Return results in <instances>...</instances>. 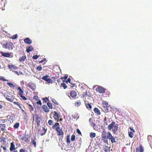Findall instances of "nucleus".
I'll list each match as a JSON object with an SVG mask.
<instances>
[{"label":"nucleus","mask_w":152,"mask_h":152,"mask_svg":"<svg viewBox=\"0 0 152 152\" xmlns=\"http://www.w3.org/2000/svg\"><path fill=\"white\" fill-rule=\"evenodd\" d=\"M107 127L108 129L110 130L112 129L113 133L115 134L118 130V125L116 124L115 122L113 121L111 124L108 125Z\"/></svg>","instance_id":"f257e3e1"},{"label":"nucleus","mask_w":152,"mask_h":152,"mask_svg":"<svg viewBox=\"0 0 152 152\" xmlns=\"http://www.w3.org/2000/svg\"><path fill=\"white\" fill-rule=\"evenodd\" d=\"M110 134H111L110 132H107L105 131V129H104L103 130L102 132V139L104 140V142L107 143L108 141L107 140L109 137V135Z\"/></svg>","instance_id":"f03ea898"},{"label":"nucleus","mask_w":152,"mask_h":152,"mask_svg":"<svg viewBox=\"0 0 152 152\" xmlns=\"http://www.w3.org/2000/svg\"><path fill=\"white\" fill-rule=\"evenodd\" d=\"M4 96L8 101L11 102H13L14 98L12 94L9 93H5Z\"/></svg>","instance_id":"7ed1b4c3"},{"label":"nucleus","mask_w":152,"mask_h":152,"mask_svg":"<svg viewBox=\"0 0 152 152\" xmlns=\"http://www.w3.org/2000/svg\"><path fill=\"white\" fill-rule=\"evenodd\" d=\"M13 43L11 42H6L2 45L3 48L8 50H12V49Z\"/></svg>","instance_id":"20e7f679"},{"label":"nucleus","mask_w":152,"mask_h":152,"mask_svg":"<svg viewBox=\"0 0 152 152\" xmlns=\"http://www.w3.org/2000/svg\"><path fill=\"white\" fill-rule=\"evenodd\" d=\"M17 90L18 92V94L23 100H26L27 99V98L25 96H23V94H24V91L20 87H18Z\"/></svg>","instance_id":"39448f33"},{"label":"nucleus","mask_w":152,"mask_h":152,"mask_svg":"<svg viewBox=\"0 0 152 152\" xmlns=\"http://www.w3.org/2000/svg\"><path fill=\"white\" fill-rule=\"evenodd\" d=\"M102 105L105 112L107 113L109 112V105L106 101L103 102L102 103Z\"/></svg>","instance_id":"423d86ee"},{"label":"nucleus","mask_w":152,"mask_h":152,"mask_svg":"<svg viewBox=\"0 0 152 152\" xmlns=\"http://www.w3.org/2000/svg\"><path fill=\"white\" fill-rule=\"evenodd\" d=\"M28 85L29 88H30V89L33 91L35 90L36 88V85L35 84L32 82H29L28 83Z\"/></svg>","instance_id":"0eeeda50"},{"label":"nucleus","mask_w":152,"mask_h":152,"mask_svg":"<svg viewBox=\"0 0 152 152\" xmlns=\"http://www.w3.org/2000/svg\"><path fill=\"white\" fill-rule=\"evenodd\" d=\"M49 76L46 75L42 77V79L46 81L48 83H52L53 82V80L50 78H48Z\"/></svg>","instance_id":"6e6552de"},{"label":"nucleus","mask_w":152,"mask_h":152,"mask_svg":"<svg viewBox=\"0 0 152 152\" xmlns=\"http://www.w3.org/2000/svg\"><path fill=\"white\" fill-rule=\"evenodd\" d=\"M70 96L69 97L72 99L75 98L77 96V92L75 90L71 91L70 93Z\"/></svg>","instance_id":"1a4fd4ad"},{"label":"nucleus","mask_w":152,"mask_h":152,"mask_svg":"<svg viewBox=\"0 0 152 152\" xmlns=\"http://www.w3.org/2000/svg\"><path fill=\"white\" fill-rule=\"evenodd\" d=\"M105 89L101 86H99L96 89V91L99 93H104L105 92Z\"/></svg>","instance_id":"9d476101"},{"label":"nucleus","mask_w":152,"mask_h":152,"mask_svg":"<svg viewBox=\"0 0 152 152\" xmlns=\"http://www.w3.org/2000/svg\"><path fill=\"white\" fill-rule=\"evenodd\" d=\"M53 117L54 119L56 121H57V122H58V121L59 118V115L58 113L56 111H54L53 112Z\"/></svg>","instance_id":"9b49d317"},{"label":"nucleus","mask_w":152,"mask_h":152,"mask_svg":"<svg viewBox=\"0 0 152 152\" xmlns=\"http://www.w3.org/2000/svg\"><path fill=\"white\" fill-rule=\"evenodd\" d=\"M116 137H114L111 134H110L109 135V137L108 139L110 140L112 143L114 142H116V141H115V138Z\"/></svg>","instance_id":"f8f14e48"},{"label":"nucleus","mask_w":152,"mask_h":152,"mask_svg":"<svg viewBox=\"0 0 152 152\" xmlns=\"http://www.w3.org/2000/svg\"><path fill=\"white\" fill-rule=\"evenodd\" d=\"M57 134L58 136H63L64 134V132L60 128L56 130Z\"/></svg>","instance_id":"ddd939ff"},{"label":"nucleus","mask_w":152,"mask_h":152,"mask_svg":"<svg viewBox=\"0 0 152 152\" xmlns=\"http://www.w3.org/2000/svg\"><path fill=\"white\" fill-rule=\"evenodd\" d=\"M52 128L56 130V131L58 129L60 128V125L59 123H56L55 124L53 125Z\"/></svg>","instance_id":"4468645a"},{"label":"nucleus","mask_w":152,"mask_h":152,"mask_svg":"<svg viewBox=\"0 0 152 152\" xmlns=\"http://www.w3.org/2000/svg\"><path fill=\"white\" fill-rule=\"evenodd\" d=\"M1 53L2 56L4 57H10L11 56V54L9 53L1 52Z\"/></svg>","instance_id":"2eb2a0df"},{"label":"nucleus","mask_w":152,"mask_h":152,"mask_svg":"<svg viewBox=\"0 0 152 152\" xmlns=\"http://www.w3.org/2000/svg\"><path fill=\"white\" fill-rule=\"evenodd\" d=\"M24 41L25 43L28 44H31L32 42V40L28 37L24 39Z\"/></svg>","instance_id":"dca6fc26"},{"label":"nucleus","mask_w":152,"mask_h":152,"mask_svg":"<svg viewBox=\"0 0 152 152\" xmlns=\"http://www.w3.org/2000/svg\"><path fill=\"white\" fill-rule=\"evenodd\" d=\"M37 117L36 119L37 124V126H39L40 124L41 120L37 114Z\"/></svg>","instance_id":"f3484780"},{"label":"nucleus","mask_w":152,"mask_h":152,"mask_svg":"<svg viewBox=\"0 0 152 152\" xmlns=\"http://www.w3.org/2000/svg\"><path fill=\"white\" fill-rule=\"evenodd\" d=\"M16 148H15L14 142H12L10 143V151H12L13 150H15Z\"/></svg>","instance_id":"a211bd4d"},{"label":"nucleus","mask_w":152,"mask_h":152,"mask_svg":"<svg viewBox=\"0 0 152 152\" xmlns=\"http://www.w3.org/2000/svg\"><path fill=\"white\" fill-rule=\"evenodd\" d=\"M39 133L41 136L44 135L46 133L47 130L44 127H42V129L41 131H39Z\"/></svg>","instance_id":"6ab92c4d"},{"label":"nucleus","mask_w":152,"mask_h":152,"mask_svg":"<svg viewBox=\"0 0 152 152\" xmlns=\"http://www.w3.org/2000/svg\"><path fill=\"white\" fill-rule=\"evenodd\" d=\"M34 49L33 47L32 46H28L26 47V50L27 53L32 51Z\"/></svg>","instance_id":"aec40b11"},{"label":"nucleus","mask_w":152,"mask_h":152,"mask_svg":"<svg viewBox=\"0 0 152 152\" xmlns=\"http://www.w3.org/2000/svg\"><path fill=\"white\" fill-rule=\"evenodd\" d=\"M42 109H43L44 111L45 112L47 113L49 111V109L47 106L46 105H43Z\"/></svg>","instance_id":"412c9836"},{"label":"nucleus","mask_w":152,"mask_h":152,"mask_svg":"<svg viewBox=\"0 0 152 152\" xmlns=\"http://www.w3.org/2000/svg\"><path fill=\"white\" fill-rule=\"evenodd\" d=\"M94 113L97 115H100L101 114V112L100 110L96 107L94 108Z\"/></svg>","instance_id":"4be33fe9"},{"label":"nucleus","mask_w":152,"mask_h":152,"mask_svg":"<svg viewBox=\"0 0 152 152\" xmlns=\"http://www.w3.org/2000/svg\"><path fill=\"white\" fill-rule=\"evenodd\" d=\"M81 101L80 100H77L75 103V107H78L80 106L81 104Z\"/></svg>","instance_id":"5701e85b"},{"label":"nucleus","mask_w":152,"mask_h":152,"mask_svg":"<svg viewBox=\"0 0 152 152\" xmlns=\"http://www.w3.org/2000/svg\"><path fill=\"white\" fill-rule=\"evenodd\" d=\"M8 67L10 69H16L18 68V67L15 66L14 65H9L8 66Z\"/></svg>","instance_id":"b1692460"},{"label":"nucleus","mask_w":152,"mask_h":152,"mask_svg":"<svg viewBox=\"0 0 152 152\" xmlns=\"http://www.w3.org/2000/svg\"><path fill=\"white\" fill-rule=\"evenodd\" d=\"M89 122H90V125L92 127H94L96 125L94 123L93 121V119L92 118H90L89 120Z\"/></svg>","instance_id":"393cba45"},{"label":"nucleus","mask_w":152,"mask_h":152,"mask_svg":"<svg viewBox=\"0 0 152 152\" xmlns=\"http://www.w3.org/2000/svg\"><path fill=\"white\" fill-rule=\"evenodd\" d=\"M6 126V125L5 124H3L0 123V128H1V130L3 132L5 131V128Z\"/></svg>","instance_id":"a878e982"},{"label":"nucleus","mask_w":152,"mask_h":152,"mask_svg":"<svg viewBox=\"0 0 152 152\" xmlns=\"http://www.w3.org/2000/svg\"><path fill=\"white\" fill-rule=\"evenodd\" d=\"M1 142H3V143L2 144V145H4L6 144V138L2 136L1 137Z\"/></svg>","instance_id":"bb28decb"},{"label":"nucleus","mask_w":152,"mask_h":152,"mask_svg":"<svg viewBox=\"0 0 152 152\" xmlns=\"http://www.w3.org/2000/svg\"><path fill=\"white\" fill-rule=\"evenodd\" d=\"M26 55H25L24 56H23L20 58L19 59V61L20 62L24 61L26 59Z\"/></svg>","instance_id":"cd10ccee"},{"label":"nucleus","mask_w":152,"mask_h":152,"mask_svg":"<svg viewBox=\"0 0 152 152\" xmlns=\"http://www.w3.org/2000/svg\"><path fill=\"white\" fill-rule=\"evenodd\" d=\"M72 116L73 118L75 119H76V120H77L79 118V116L78 115V114L77 113H75Z\"/></svg>","instance_id":"c85d7f7f"},{"label":"nucleus","mask_w":152,"mask_h":152,"mask_svg":"<svg viewBox=\"0 0 152 152\" xmlns=\"http://www.w3.org/2000/svg\"><path fill=\"white\" fill-rule=\"evenodd\" d=\"M28 107L30 110V112L33 111L34 110V108L33 107L32 105L31 104H29L28 103Z\"/></svg>","instance_id":"c756f323"},{"label":"nucleus","mask_w":152,"mask_h":152,"mask_svg":"<svg viewBox=\"0 0 152 152\" xmlns=\"http://www.w3.org/2000/svg\"><path fill=\"white\" fill-rule=\"evenodd\" d=\"M31 144L33 145L34 147H35L36 145V142L34 140L31 139Z\"/></svg>","instance_id":"7c9ffc66"},{"label":"nucleus","mask_w":152,"mask_h":152,"mask_svg":"<svg viewBox=\"0 0 152 152\" xmlns=\"http://www.w3.org/2000/svg\"><path fill=\"white\" fill-rule=\"evenodd\" d=\"M13 103L15 104L18 105L21 109H22V104H20L19 102H13Z\"/></svg>","instance_id":"2f4dec72"},{"label":"nucleus","mask_w":152,"mask_h":152,"mask_svg":"<svg viewBox=\"0 0 152 152\" xmlns=\"http://www.w3.org/2000/svg\"><path fill=\"white\" fill-rule=\"evenodd\" d=\"M71 80L70 78H68L67 79V80H66V83H67L68 82H69V83H70L72 84V87H74L75 86V84L74 83H71Z\"/></svg>","instance_id":"473e14b6"},{"label":"nucleus","mask_w":152,"mask_h":152,"mask_svg":"<svg viewBox=\"0 0 152 152\" xmlns=\"http://www.w3.org/2000/svg\"><path fill=\"white\" fill-rule=\"evenodd\" d=\"M20 124L18 122H17L13 126V127L15 129H17L19 127Z\"/></svg>","instance_id":"72a5a7b5"},{"label":"nucleus","mask_w":152,"mask_h":152,"mask_svg":"<svg viewBox=\"0 0 152 152\" xmlns=\"http://www.w3.org/2000/svg\"><path fill=\"white\" fill-rule=\"evenodd\" d=\"M7 84L9 85V86L11 88H14L15 87V85H14L13 84L9 83L7 82Z\"/></svg>","instance_id":"f704fd0d"},{"label":"nucleus","mask_w":152,"mask_h":152,"mask_svg":"<svg viewBox=\"0 0 152 152\" xmlns=\"http://www.w3.org/2000/svg\"><path fill=\"white\" fill-rule=\"evenodd\" d=\"M86 107L88 109L90 110L92 108L91 105L89 103L86 104Z\"/></svg>","instance_id":"c9c22d12"},{"label":"nucleus","mask_w":152,"mask_h":152,"mask_svg":"<svg viewBox=\"0 0 152 152\" xmlns=\"http://www.w3.org/2000/svg\"><path fill=\"white\" fill-rule=\"evenodd\" d=\"M96 134L95 133L91 132L90 135V136L91 138H94L96 137Z\"/></svg>","instance_id":"e433bc0d"},{"label":"nucleus","mask_w":152,"mask_h":152,"mask_svg":"<svg viewBox=\"0 0 152 152\" xmlns=\"http://www.w3.org/2000/svg\"><path fill=\"white\" fill-rule=\"evenodd\" d=\"M89 92L87 91H86L85 93H84L83 94V97H86L87 96H89V95H88V94L89 93Z\"/></svg>","instance_id":"4c0bfd02"},{"label":"nucleus","mask_w":152,"mask_h":152,"mask_svg":"<svg viewBox=\"0 0 152 152\" xmlns=\"http://www.w3.org/2000/svg\"><path fill=\"white\" fill-rule=\"evenodd\" d=\"M42 99L43 101V103H46L47 101H49V99L47 97L43 98Z\"/></svg>","instance_id":"58836bf2"},{"label":"nucleus","mask_w":152,"mask_h":152,"mask_svg":"<svg viewBox=\"0 0 152 152\" xmlns=\"http://www.w3.org/2000/svg\"><path fill=\"white\" fill-rule=\"evenodd\" d=\"M51 100L56 105H58V102L54 98H51Z\"/></svg>","instance_id":"ea45409f"},{"label":"nucleus","mask_w":152,"mask_h":152,"mask_svg":"<svg viewBox=\"0 0 152 152\" xmlns=\"http://www.w3.org/2000/svg\"><path fill=\"white\" fill-rule=\"evenodd\" d=\"M47 104L50 109H52L53 108V105L50 103L48 102L47 103Z\"/></svg>","instance_id":"a19ab883"},{"label":"nucleus","mask_w":152,"mask_h":152,"mask_svg":"<svg viewBox=\"0 0 152 152\" xmlns=\"http://www.w3.org/2000/svg\"><path fill=\"white\" fill-rule=\"evenodd\" d=\"M61 86L63 87L64 89H65L67 88L66 85L64 83H62L61 84Z\"/></svg>","instance_id":"79ce46f5"},{"label":"nucleus","mask_w":152,"mask_h":152,"mask_svg":"<svg viewBox=\"0 0 152 152\" xmlns=\"http://www.w3.org/2000/svg\"><path fill=\"white\" fill-rule=\"evenodd\" d=\"M129 136L131 138H132L134 136V134L132 132H128Z\"/></svg>","instance_id":"37998d69"},{"label":"nucleus","mask_w":152,"mask_h":152,"mask_svg":"<svg viewBox=\"0 0 152 152\" xmlns=\"http://www.w3.org/2000/svg\"><path fill=\"white\" fill-rule=\"evenodd\" d=\"M148 141L150 142L151 143V142L152 140V136L151 135H148Z\"/></svg>","instance_id":"c03bdc74"},{"label":"nucleus","mask_w":152,"mask_h":152,"mask_svg":"<svg viewBox=\"0 0 152 152\" xmlns=\"http://www.w3.org/2000/svg\"><path fill=\"white\" fill-rule=\"evenodd\" d=\"M66 140L67 142L68 143H70V142L71 141L70 140V136L69 135L67 136Z\"/></svg>","instance_id":"a18cd8bd"},{"label":"nucleus","mask_w":152,"mask_h":152,"mask_svg":"<svg viewBox=\"0 0 152 152\" xmlns=\"http://www.w3.org/2000/svg\"><path fill=\"white\" fill-rule=\"evenodd\" d=\"M42 69V67L41 66H38L36 68V69L38 71H40Z\"/></svg>","instance_id":"49530a36"},{"label":"nucleus","mask_w":152,"mask_h":152,"mask_svg":"<svg viewBox=\"0 0 152 152\" xmlns=\"http://www.w3.org/2000/svg\"><path fill=\"white\" fill-rule=\"evenodd\" d=\"M0 80L3 81H8L4 77L0 76Z\"/></svg>","instance_id":"de8ad7c7"},{"label":"nucleus","mask_w":152,"mask_h":152,"mask_svg":"<svg viewBox=\"0 0 152 152\" xmlns=\"http://www.w3.org/2000/svg\"><path fill=\"white\" fill-rule=\"evenodd\" d=\"M48 124L49 125H52L53 124V121L52 120H49L48 121Z\"/></svg>","instance_id":"09e8293b"},{"label":"nucleus","mask_w":152,"mask_h":152,"mask_svg":"<svg viewBox=\"0 0 152 152\" xmlns=\"http://www.w3.org/2000/svg\"><path fill=\"white\" fill-rule=\"evenodd\" d=\"M75 136L73 134L71 136V140L72 141H74L75 140Z\"/></svg>","instance_id":"8fccbe9b"},{"label":"nucleus","mask_w":152,"mask_h":152,"mask_svg":"<svg viewBox=\"0 0 152 152\" xmlns=\"http://www.w3.org/2000/svg\"><path fill=\"white\" fill-rule=\"evenodd\" d=\"M18 37V36L17 34H15L14 35H13L12 37V39H15L17 38Z\"/></svg>","instance_id":"3c124183"},{"label":"nucleus","mask_w":152,"mask_h":152,"mask_svg":"<svg viewBox=\"0 0 152 152\" xmlns=\"http://www.w3.org/2000/svg\"><path fill=\"white\" fill-rule=\"evenodd\" d=\"M38 98V96H34L33 97V99L37 101H38L39 100Z\"/></svg>","instance_id":"603ef678"},{"label":"nucleus","mask_w":152,"mask_h":152,"mask_svg":"<svg viewBox=\"0 0 152 152\" xmlns=\"http://www.w3.org/2000/svg\"><path fill=\"white\" fill-rule=\"evenodd\" d=\"M39 57V56L37 55H35L32 58L34 59H37Z\"/></svg>","instance_id":"864d4df0"},{"label":"nucleus","mask_w":152,"mask_h":152,"mask_svg":"<svg viewBox=\"0 0 152 152\" xmlns=\"http://www.w3.org/2000/svg\"><path fill=\"white\" fill-rule=\"evenodd\" d=\"M140 152H144V149L141 146L140 147Z\"/></svg>","instance_id":"5fc2aeb1"},{"label":"nucleus","mask_w":152,"mask_h":152,"mask_svg":"<svg viewBox=\"0 0 152 152\" xmlns=\"http://www.w3.org/2000/svg\"><path fill=\"white\" fill-rule=\"evenodd\" d=\"M6 122L5 120L4 119H0V123H4Z\"/></svg>","instance_id":"6e6d98bb"},{"label":"nucleus","mask_w":152,"mask_h":152,"mask_svg":"<svg viewBox=\"0 0 152 152\" xmlns=\"http://www.w3.org/2000/svg\"><path fill=\"white\" fill-rule=\"evenodd\" d=\"M24 141L26 142H29V138H26L25 140H24Z\"/></svg>","instance_id":"4d7b16f0"},{"label":"nucleus","mask_w":152,"mask_h":152,"mask_svg":"<svg viewBox=\"0 0 152 152\" xmlns=\"http://www.w3.org/2000/svg\"><path fill=\"white\" fill-rule=\"evenodd\" d=\"M36 103L37 104H39L40 105H41L42 104V103L40 100H39L38 101L36 102Z\"/></svg>","instance_id":"13d9d810"},{"label":"nucleus","mask_w":152,"mask_h":152,"mask_svg":"<svg viewBox=\"0 0 152 152\" xmlns=\"http://www.w3.org/2000/svg\"><path fill=\"white\" fill-rule=\"evenodd\" d=\"M26 150L25 149L21 148L20 150V152H25Z\"/></svg>","instance_id":"bf43d9fd"},{"label":"nucleus","mask_w":152,"mask_h":152,"mask_svg":"<svg viewBox=\"0 0 152 152\" xmlns=\"http://www.w3.org/2000/svg\"><path fill=\"white\" fill-rule=\"evenodd\" d=\"M68 78V76L65 75L64 77H61V79H64V80H66Z\"/></svg>","instance_id":"052dcab7"},{"label":"nucleus","mask_w":152,"mask_h":152,"mask_svg":"<svg viewBox=\"0 0 152 152\" xmlns=\"http://www.w3.org/2000/svg\"><path fill=\"white\" fill-rule=\"evenodd\" d=\"M76 131L77 132L80 134H81V133L80 130L78 129H77L76 130Z\"/></svg>","instance_id":"680f3d73"},{"label":"nucleus","mask_w":152,"mask_h":152,"mask_svg":"<svg viewBox=\"0 0 152 152\" xmlns=\"http://www.w3.org/2000/svg\"><path fill=\"white\" fill-rule=\"evenodd\" d=\"M130 130L132 131V132H135V131L133 129V127H130L129 128Z\"/></svg>","instance_id":"e2e57ef3"},{"label":"nucleus","mask_w":152,"mask_h":152,"mask_svg":"<svg viewBox=\"0 0 152 152\" xmlns=\"http://www.w3.org/2000/svg\"><path fill=\"white\" fill-rule=\"evenodd\" d=\"M46 60V59L45 58H44L43 59H42V60H41V61H39V63H42L43 62L45 61Z\"/></svg>","instance_id":"0e129e2a"},{"label":"nucleus","mask_w":152,"mask_h":152,"mask_svg":"<svg viewBox=\"0 0 152 152\" xmlns=\"http://www.w3.org/2000/svg\"><path fill=\"white\" fill-rule=\"evenodd\" d=\"M1 148H2L3 149V150L4 151H5V150H7L6 147H4V146H3L2 145H1Z\"/></svg>","instance_id":"69168bd1"},{"label":"nucleus","mask_w":152,"mask_h":152,"mask_svg":"<svg viewBox=\"0 0 152 152\" xmlns=\"http://www.w3.org/2000/svg\"><path fill=\"white\" fill-rule=\"evenodd\" d=\"M13 72H14L17 75H18V71H12Z\"/></svg>","instance_id":"338daca9"},{"label":"nucleus","mask_w":152,"mask_h":152,"mask_svg":"<svg viewBox=\"0 0 152 152\" xmlns=\"http://www.w3.org/2000/svg\"><path fill=\"white\" fill-rule=\"evenodd\" d=\"M139 150L140 151V149H139L138 148H136V152H138Z\"/></svg>","instance_id":"774afa93"}]
</instances>
